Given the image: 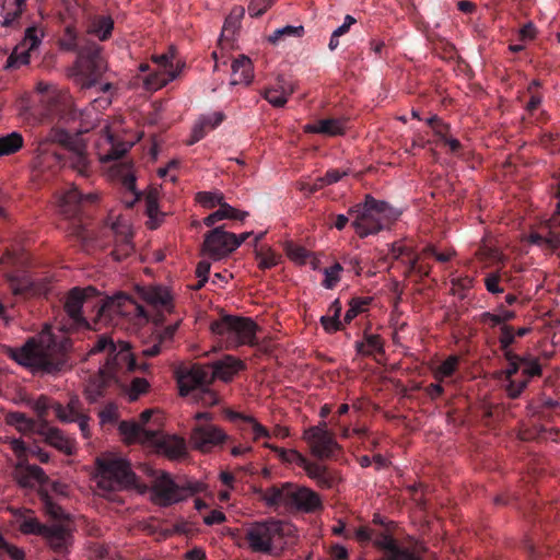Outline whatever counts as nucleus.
<instances>
[{"instance_id":"10","label":"nucleus","mask_w":560,"mask_h":560,"mask_svg":"<svg viewBox=\"0 0 560 560\" xmlns=\"http://www.w3.org/2000/svg\"><path fill=\"white\" fill-rule=\"evenodd\" d=\"M77 142L78 140L68 131L60 128H51L47 136L38 143L36 156L33 160L34 170L40 174L47 171L55 173L63 160V154L57 152L52 145L58 143L68 150Z\"/></svg>"},{"instance_id":"46","label":"nucleus","mask_w":560,"mask_h":560,"mask_svg":"<svg viewBox=\"0 0 560 560\" xmlns=\"http://www.w3.org/2000/svg\"><path fill=\"white\" fill-rule=\"evenodd\" d=\"M133 252L132 245V234L125 233L116 240L115 247L112 252V256L115 260L121 261L128 256H130Z\"/></svg>"},{"instance_id":"42","label":"nucleus","mask_w":560,"mask_h":560,"mask_svg":"<svg viewBox=\"0 0 560 560\" xmlns=\"http://www.w3.org/2000/svg\"><path fill=\"white\" fill-rule=\"evenodd\" d=\"M31 511L25 510L18 518L19 528L23 534H33L43 536L46 526L42 524L36 517L31 515Z\"/></svg>"},{"instance_id":"51","label":"nucleus","mask_w":560,"mask_h":560,"mask_svg":"<svg viewBox=\"0 0 560 560\" xmlns=\"http://www.w3.org/2000/svg\"><path fill=\"white\" fill-rule=\"evenodd\" d=\"M117 345L118 343H115L112 337L107 335H100L91 347L89 354L94 355L104 352L107 355L106 358H108L109 354L116 350Z\"/></svg>"},{"instance_id":"63","label":"nucleus","mask_w":560,"mask_h":560,"mask_svg":"<svg viewBox=\"0 0 560 560\" xmlns=\"http://www.w3.org/2000/svg\"><path fill=\"white\" fill-rule=\"evenodd\" d=\"M40 499L48 514H50L54 518H60L62 516L61 508L52 501L47 492L40 491Z\"/></svg>"},{"instance_id":"4","label":"nucleus","mask_w":560,"mask_h":560,"mask_svg":"<svg viewBox=\"0 0 560 560\" xmlns=\"http://www.w3.org/2000/svg\"><path fill=\"white\" fill-rule=\"evenodd\" d=\"M294 532L292 524L269 517L249 524L245 528L244 538L253 552L280 556Z\"/></svg>"},{"instance_id":"5","label":"nucleus","mask_w":560,"mask_h":560,"mask_svg":"<svg viewBox=\"0 0 560 560\" xmlns=\"http://www.w3.org/2000/svg\"><path fill=\"white\" fill-rule=\"evenodd\" d=\"M348 214L353 217L351 225L360 238L375 235L398 220L400 211L388 202L366 195L363 202L352 206Z\"/></svg>"},{"instance_id":"50","label":"nucleus","mask_w":560,"mask_h":560,"mask_svg":"<svg viewBox=\"0 0 560 560\" xmlns=\"http://www.w3.org/2000/svg\"><path fill=\"white\" fill-rule=\"evenodd\" d=\"M5 422L15 427L20 432L26 433L34 429V421L27 418L23 412L14 411L5 416Z\"/></svg>"},{"instance_id":"31","label":"nucleus","mask_w":560,"mask_h":560,"mask_svg":"<svg viewBox=\"0 0 560 560\" xmlns=\"http://www.w3.org/2000/svg\"><path fill=\"white\" fill-rule=\"evenodd\" d=\"M42 537L58 553L67 551L72 538L70 532L62 525L46 526Z\"/></svg>"},{"instance_id":"54","label":"nucleus","mask_w":560,"mask_h":560,"mask_svg":"<svg viewBox=\"0 0 560 560\" xmlns=\"http://www.w3.org/2000/svg\"><path fill=\"white\" fill-rule=\"evenodd\" d=\"M304 34V27L287 25L282 28H277L271 35H269L268 40L277 45L284 36H295L301 37Z\"/></svg>"},{"instance_id":"33","label":"nucleus","mask_w":560,"mask_h":560,"mask_svg":"<svg viewBox=\"0 0 560 560\" xmlns=\"http://www.w3.org/2000/svg\"><path fill=\"white\" fill-rule=\"evenodd\" d=\"M232 80L231 84H249L253 80V65L248 57L240 55L232 62Z\"/></svg>"},{"instance_id":"29","label":"nucleus","mask_w":560,"mask_h":560,"mask_svg":"<svg viewBox=\"0 0 560 560\" xmlns=\"http://www.w3.org/2000/svg\"><path fill=\"white\" fill-rule=\"evenodd\" d=\"M112 382H115V380H113V377L109 376L107 372L100 368L98 373L90 377L85 386L84 395L86 400L90 404L97 402L105 396L106 389Z\"/></svg>"},{"instance_id":"3","label":"nucleus","mask_w":560,"mask_h":560,"mask_svg":"<svg viewBox=\"0 0 560 560\" xmlns=\"http://www.w3.org/2000/svg\"><path fill=\"white\" fill-rule=\"evenodd\" d=\"M27 255L24 252L7 249L0 258V266L9 289L13 295L30 299L46 295L50 290L48 278H33L27 267Z\"/></svg>"},{"instance_id":"48","label":"nucleus","mask_w":560,"mask_h":560,"mask_svg":"<svg viewBox=\"0 0 560 560\" xmlns=\"http://www.w3.org/2000/svg\"><path fill=\"white\" fill-rule=\"evenodd\" d=\"M256 260L260 269H270L277 266L280 261L281 256L275 253L269 247H260L255 250Z\"/></svg>"},{"instance_id":"57","label":"nucleus","mask_w":560,"mask_h":560,"mask_svg":"<svg viewBox=\"0 0 560 560\" xmlns=\"http://www.w3.org/2000/svg\"><path fill=\"white\" fill-rule=\"evenodd\" d=\"M150 387L149 382L144 377L135 376L130 381L128 397L131 401L137 400L142 394L147 393Z\"/></svg>"},{"instance_id":"34","label":"nucleus","mask_w":560,"mask_h":560,"mask_svg":"<svg viewBox=\"0 0 560 560\" xmlns=\"http://www.w3.org/2000/svg\"><path fill=\"white\" fill-rule=\"evenodd\" d=\"M224 119L225 114L223 112H214L209 115L202 116L199 122L195 125L192 129V140L190 141V143H195L201 140L206 136L207 130H212L217 128L224 121Z\"/></svg>"},{"instance_id":"43","label":"nucleus","mask_w":560,"mask_h":560,"mask_svg":"<svg viewBox=\"0 0 560 560\" xmlns=\"http://www.w3.org/2000/svg\"><path fill=\"white\" fill-rule=\"evenodd\" d=\"M225 416L231 421L242 420L246 423H250L252 428H253L255 441L259 440L260 438H269L270 436L269 431L250 416H246L241 412L233 411V410H226Z\"/></svg>"},{"instance_id":"27","label":"nucleus","mask_w":560,"mask_h":560,"mask_svg":"<svg viewBox=\"0 0 560 560\" xmlns=\"http://www.w3.org/2000/svg\"><path fill=\"white\" fill-rule=\"evenodd\" d=\"M66 165L83 177L90 175L91 162L88 158L84 144L78 141L68 149V153L63 155V160L58 168Z\"/></svg>"},{"instance_id":"16","label":"nucleus","mask_w":560,"mask_h":560,"mask_svg":"<svg viewBox=\"0 0 560 560\" xmlns=\"http://www.w3.org/2000/svg\"><path fill=\"white\" fill-rule=\"evenodd\" d=\"M504 292L500 277L492 272V332L516 316L517 296L512 292L502 295Z\"/></svg>"},{"instance_id":"18","label":"nucleus","mask_w":560,"mask_h":560,"mask_svg":"<svg viewBox=\"0 0 560 560\" xmlns=\"http://www.w3.org/2000/svg\"><path fill=\"white\" fill-rule=\"evenodd\" d=\"M530 331L527 327L515 329L511 325H501L499 329L493 331L499 342V351L501 355L508 361L506 369L502 372L509 378L518 371V355L514 352L512 346L516 342V338H522Z\"/></svg>"},{"instance_id":"22","label":"nucleus","mask_w":560,"mask_h":560,"mask_svg":"<svg viewBox=\"0 0 560 560\" xmlns=\"http://www.w3.org/2000/svg\"><path fill=\"white\" fill-rule=\"evenodd\" d=\"M40 43L35 27H28L25 32L23 40L18 44L12 52L8 56L3 70L13 71L22 66L30 63L31 52L38 47Z\"/></svg>"},{"instance_id":"17","label":"nucleus","mask_w":560,"mask_h":560,"mask_svg":"<svg viewBox=\"0 0 560 560\" xmlns=\"http://www.w3.org/2000/svg\"><path fill=\"white\" fill-rule=\"evenodd\" d=\"M303 439L310 445L312 454L319 459L332 458L336 452L340 451L334 433L327 429L325 421L306 429Z\"/></svg>"},{"instance_id":"12","label":"nucleus","mask_w":560,"mask_h":560,"mask_svg":"<svg viewBox=\"0 0 560 560\" xmlns=\"http://www.w3.org/2000/svg\"><path fill=\"white\" fill-rule=\"evenodd\" d=\"M97 294L93 287L84 289L73 288L65 298L63 312L65 316L59 323V329L65 332L89 329L90 324L83 315L82 308L89 304V299Z\"/></svg>"},{"instance_id":"52","label":"nucleus","mask_w":560,"mask_h":560,"mask_svg":"<svg viewBox=\"0 0 560 560\" xmlns=\"http://www.w3.org/2000/svg\"><path fill=\"white\" fill-rule=\"evenodd\" d=\"M224 196L220 191H199L196 195V200L205 208L212 209L217 206L225 203Z\"/></svg>"},{"instance_id":"62","label":"nucleus","mask_w":560,"mask_h":560,"mask_svg":"<svg viewBox=\"0 0 560 560\" xmlns=\"http://www.w3.org/2000/svg\"><path fill=\"white\" fill-rule=\"evenodd\" d=\"M13 1H14V4L16 8L13 11L5 12V14L3 16V23H2L3 26H13L14 23L19 20V18L21 16V14L23 12V9L25 5V0H13Z\"/></svg>"},{"instance_id":"61","label":"nucleus","mask_w":560,"mask_h":560,"mask_svg":"<svg viewBox=\"0 0 560 560\" xmlns=\"http://www.w3.org/2000/svg\"><path fill=\"white\" fill-rule=\"evenodd\" d=\"M0 553H7L13 560H24V551L16 546L9 544L0 533Z\"/></svg>"},{"instance_id":"1","label":"nucleus","mask_w":560,"mask_h":560,"mask_svg":"<svg viewBox=\"0 0 560 560\" xmlns=\"http://www.w3.org/2000/svg\"><path fill=\"white\" fill-rule=\"evenodd\" d=\"M142 299L156 311L155 315H150L147 310L124 293L113 298L102 300L97 306V317L113 319L115 316L138 317L152 322L158 328L152 334V345L141 350V355L152 358L161 353L163 349L171 346L174 335L178 328L179 320L165 327H160L164 322L162 312L171 313L174 308L173 298L167 288L162 285H151L141 291Z\"/></svg>"},{"instance_id":"24","label":"nucleus","mask_w":560,"mask_h":560,"mask_svg":"<svg viewBox=\"0 0 560 560\" xmlns=\"http://www.w3.org/2000/svg\"><path fill=\"white\" fill-rule=\"evenodd\" d=\"M374 544L382 551L383 560H420L413 551L401 547L390 534L377 535Z\"/></svg>"},{"instance_id":"6","label":"nucleus","mask_w":560,"mask_h":560,"mask_svg":"<svg viewBox=\"0 0 560 560\" xmlns=\"http://www.w3.org/2000/svg\"><path fill=\"white\" fill-rule=\"evenodd\" d=\"M244 368L245 364L241 360L233 355H225L207 365L194 364L190 368L180 369L176 373L179 394L188 396L191 388L211 384L215 378L228 383Z\"/></svg>"},{"instance_id":"20","label":"nucleus","mask_w":560,"mask_h":560,"mask_svg":"<svg viewBox=\"0 0 560 560\" xmlns=\"http://www.w3.org/2000/svg\"><path fill=\"white\" fill-rule=\"evenodd\" d=\"M240 246L236 235L224 231V226H218L205 235L203 252L211 258L218 260L226 257Z\"/></svg>"},{"instance_id":"44","label":"nucleus","mask_w":560,"mask_h":560,"mask_svg":"<svg viewBox=\"0 0 560 560\" xmlns=\"http://www.w3.org/2000/svg\"><path fill=\"white\" fill-rule=\"evenodd\" d=\"M532 242L538 245H547L551 249L560 247V224L548 228L546 234L532 235Z\"/></svg>"},{"instance_id":"23","label":"nucleus","mask_w":560,"mask_h":560,"mask_svg":"<svg viewBox=\"0 0 560 560\" xmlns=\"http://www.w3.org/2000/svg\"><path fill=\"white\" fill-rule=\"evenodd\" d=\"M174 51L156 55L152 57L153 62L159 67V71L148 77L147 85L151 89H160L165 86L178 75V69L174 66Z\"/></svg>"},{"instance_id":"38","label":"nucleus","mask_w":560,"mask_h":560,"mask_svg":"<svg viewBox=\"0 0 560 560\" xmlns=\"http://www.w3.org/2000/svg\"><path fill=\"white\" fill-rule=\"evenodd\" d=\"M150 444H154L165 451L168 455L172 456H180L186 451L185 441L177 436H166L162 435L158 430V440L155 442H151Z\"/></svg>"},{"instance_id":"56","label":"nucleus","mask_w":560,"mask_h":560,"mask_svg":"<svg viewBox=\"0 0 560 560\" xmlns=\"http://www.w3.org/2000/svg\"><path fill=\"white\" fill-rule=\"evenodd\" d=\"M100 424L102 427L106 424H115L118 421L119 413L118 407L115 402H107L100 411H98Z\"/></svg>"},{"instance_id":"55","label":"nucleus","mask_w":560,"mask_h":560,"mask_svg":"<svg viewBox=\"0 0 560 560\" xmlns=\"http://www.w3.org/2000/svg\"><path fill=\"white\" fill-rule=\"evenodd\" d=\"M428 256H422V253L418 256L410 257L407 273H416L420 278L428 277L430 275L431 267L423 261Z\"/></svg>"},{"instance_id":"64","label":"nucleus","mask_w":560,"mask_h":560,"mask_svg":"<svg viewBox=\"0 0 560 560\" xmlns=\"http://www.w3.org/2000/svg\"><path fill=\"white\" fill-rule=\"evenodd\" d=\"M320 324L323 328L329 332H336L343 328V323L336 318V316L325 315L320 317Z\"/></svg>"},{"instance_id":"26","label":"nucleus","mask_w":560,"mask_h":560,"mask_svg":"<svg viewBox=\"0 0 560 560\" xmlns=\"http://www.w3.org/2000/svg\"><path fill=\"white\" fill-rule=\"evenodd\" d=\"M14 478L23 488H34L35 486H44L49 482L48 476L43 468L37 465H30L23 460L19 462L14 469Z\"/></svg>"},{"instance_id":"25","label":"nucleus","mask_w":560,"mask_h":560,"mask_svg":"<svg viewBox=\"0 0 560 560\" xmlns=\"http://www.w3.org/2000/svg\"><path fill=\"white\" fill-rule=\"evenodd\" d=\"M118 431L126 443H151L158 440V430L143 428L133 420H124L118 424Z\"/></svg>"},{"instance_id":"53","label":"nucleus","mask_w":560,"mask_h":560,"mask_svg":"<svg viewBox=\"0 0 560 560\" xmlns=\"http://www.w3.org/2000/svg\"><path fill=\"white\" fill-rule=\"evenodd\" d=\"M145 212L148 217L151 220L150 228L156 229L159 225L158 219H159V203H158V192L156 191H150L145 198Z\"/></svg>"},{"instance_id":"40","label":"nucleus","mask_w":560,"mask_h":560,"mask_svg":"<svg viewBox=\"0 0 560 560\" xmlns=\"http://www.w3.org/2000/svg\"><path fill=\"white\" fill-rule=\"evenodd\" d=\"M355 350L363 355H371L373 352L383 353L384 342L380 335L364 332V341H357Z\"/></svg>"},{"instance_id":"14","label":"nucleus","mask_w":560,"mask_h":560,"mask_svg":"<svg viewBox=\"0 0 560 560\" xmlns=\"http://www.w3.org/2000/svg\"><path fill=\"white\" fill-rule=\"evenodd\" d=\"M205 485L198 481L175 482L168 474H162L152 486L154 501L161 506H170L187 497L203 491Z\"/></svg>"},{"instance_id":"37","label":"nucleus","mask_w":560,"mask_h":560,"mask_svg":"<svg viewBox=\"0 0 560 560\" xmlns=\"http://www.w3.org/2000/svg\"><path fill=\"white\" fill-rule=\"evenodd\" d=\"M248 215L247 212H241L230 206L229 203H223L220 206V208L206 217L203 219V223L207 226L214 225L218 221L224 220V219H233V220H244Z\"/></svg>"},{"instance_id":"19","label":"nucleus","mask_w":560,"mask_h":560,"mask_svg":"<svg viewBox=\"0 0 560 560\" xmlns=\"http://www.w3.org/2000/svg\"><path fill=\"white\" fill-rule=\"evenodd\" d=\"M96 196L92 194L83 195L75 186L65 189L58 199V207L61 214L67 219H73L79 222V228L83 224L82 214L85 211V206L93 203Z\"/></svg>"},{"instance_id":"13","label":"nucleus","mask_w":560,"mask_h":560,"mask_svg":"<svg viewBox=\"0 0 560 560\" xmlns=\"http://www.w3.org/2000/svg\"><path fill=\"white\" fill-rule=\"evenodd\" d=\"M264 446L275 452L283 463L295 464L303 468L307 476L315 480L320 488L331 489L337 483V476L326 466L310 462L300 452L295 450H285L267 442L264 443Z\"/></svg>"},{"instance_id":"30","label":"nucleus","mask_w":560,"mask_h":560,"mask_svg":"<svg viewBox=\"0 0 560 560\" xmlns=\"http://www.w3.org/2000/svg\"><path fill=\"white\" fill-rule=\"evenodd\" d=\"M346 128V118H326L320 119L314 124L305 125L304 131L307 133H320L329 137H335L343 135Z\"/></svg>"},{"instance_id":"28","label":"nucleus","mask_w":560,"mask_h":560,"mask_svg":"<svg viewBox=\"0 0 560 560\" xmlns=\"http://www.w3.org/2000/svg\"><path fill=\"white\" fill-rule=\"evenodd\" d=\"M518 366L523 365V375L526 376L525 380L516 382L512 381L510 377V383L506 387L508 395L511 398H516L521 395V393L524 390V388L527 386L528 380L534 376H540L541 375V365L537 359H524L518 355L517 360ZM509 380V377L506 376Z\"/></svg>"},{"instance_id":"45","label":"nucleus","mask_w":560,"mask_h":560,"mask_svg":"<svg viewBox=\"0 0 560 560\" xmlns=\"http://www.w3.org/2000/svg\"><path fill=\"white\" fill-rule=\"evenodd\" d=\"M459 357L458 355H450L442 363H440L436 368L433 369V377L438 382H442L444 378L452 377L459 365Z\"/></svg>"},{"instance_id":"32","label":"nucleus","mask_w":560,"mask_h":560,"mask_svg":"<svg viewBox=\"0 0 560 560\" xmlns=\"http://www.w3.org/2000/svg\"><path fill=\"white\" fill-rule=\"evenodd\" d=\"M294 92L293 85L284 79H278L277 85L264 91V98L273 107H283L289 95Z\"/></svg>"},{"instance_id":"8","label":"nucleus","mask_w":560,"mask_h":560,"mask_svg":"<svg viewBox=\"0 0 560 560\" xmlns=\"http://www.w3.org/2000/svg\"><path fill=\"white\" fill-rule=\"evenodd\" d=\"M211 331L220 337L226 349L241 346L254 347L258 343L256 332L258 325L249 317L224 315L210 325Z\"/></svg>"},{"instance_id":"2","label":"nucleus","mask_w":560,"mask_h":560,"mask_svg":"<svg viewBox=\"0 0 560 560\" xmlns=\"http://www.w3.org/2000/svg\"><path fill=\"white\" fill-rule=\"evenodd\" d=\"M70 340L51 334L32 337L19 348H8L7 354L33 374L58 375L71 368Z\"/></svg>"},{"instance_id":"35","label":"nucleus","mask_w":560,"mask_h":560,"mask_svg":"<svg viewBox=\"0 0 560 560\" xmlns=\"http://www.w3.org/2000/svg\"><path fill=\"white\" fill-rule=\"evenodd\" d=\"M113 30L114 20L109 15H93L90 19L88 32L102 42L110 38Z\"/></svg>"},{"instance_id":"49","label":"nucleus","mask_w":560,"mask_h":560,"mask_svg":"<svg viewBox=\"0 0 560 560\" xmlns=\"http://www.w3.org/2000/svg\"><path fill=\"white\" fill-rule=\"evenodd\" d=\"M209 385L196 386L189 390L188 395L194 394V398L205 406H214L219 404V396L209 388Z\"/></svg>"},{"instance_id":"7","label":"nucleus","mask_w":560,"mask_h":560,"mask_svg":"<svg viewBox=\"0 0 560 560\" xmlns=\"http://www.w3.org/2000/svg\"><path fill=\"white\" fill-rule=\"evenodd\" d=\"M261 499L270 508L283 505L287 510L313 513L322 509L323 503L318 493L306 487L283 482L273 485L261 493Z\"/></svg>"},{"instance_id":"21","label":"nucleus","mask_w":560,"mask_h":560,"mask_svg":"<svg viewBox=\"0 0 560 560\" xmlns=\"http://www.w3.org/2000/svg\"><path fill=\"white\" fill-rule=\"evenodd\" d=\"M229 439V435L222 429L211 423L197 424L190 433V443L194 448L205 453L222 445Z\"/></svg>"},{"instance_id":"15","label":"nucleus","mask_w":560,"mask_h":560,"mask_svg":"<svg viewBox=\"0 0 560 560\" xmlns=\"http://www.w3.org/2000/svg\"><path fill=\"white\" fill-rule=\"evenodd\" d=\"M102 369L115 380L116 383L122 382V376L127 373H147L150 364L138 362V359L131 351L130 345L126 341H119L116 350L106 358Z\"/></svg>"},{"instance_id":"41","label":"nucleus","mask_w":560,"mask_h":560,"mask_svg":"<svg viewBox=\"0 0 560 560\" xmlns=\"http://www.w3.org/2000/svg\"><path fill=\"white\" fill-rule=\"evenodd\" d=\"M23 145L24 139L20 132L13 131L5 136H0V158L16 153Z\"/></svg>"},{"instance_id":"9","label":"nucleus","mask_w":560,"mask_h":560,"mask_svg":"<svg viewBox=\"0 0 560 560\" xmlns=\"http://www.w3.org/2000/svg\"><path fill=\"white\" fill-rule=\"evenodd\" d=\"M98 487L104 491H118L136 482V475L129 463L120 457L102 456L96 458Z\"/></svg>"},{"instance_id":"36","label":"nucleus","mask_w":560,"mask_h":560,"mask_svg":"<svg viewBox=\"0 0 560 560\" xmlns=\"http://www.w3.org/2000/svg\"><path fill=\"white\" fill-rule=\"evenodd\" d=\"M55 416L61 421V422H69L73 418H77L83 413H85L83 404L79 399L78 396L70 397L68 404L66 406L61 404H55L52 406Z\"/></svg>"},{"instance_id":"39","label":"nucleus","mask_w":560,"mask_h":560,"mask_svg":"<svg viewBox=\"0 0 560 560\" xmlns=\"http://www.w3.org/2000/svg\"><path fill=\"white\" fill-rule=\"evenodd\" d=\"M46 442L58 451L71 455L74 446L70 439L66 438L57 428H48L45 433Z\"/></svg>"},{"instance_id":"11","label":"nucleus","mask_w":560,"mask_h":560,"mask_svg":"<svg viewBox=\"0 0 560 560\" xmlns=\"http://www.w3.org/2000/svg\"><path fill=\"white\" fill-rule=\"evenodd\" d=\"M106 70L103 48L96 43H88L78 51L73 75L74 82L82 89H90Z\"/></svg>"},{"instance_id":"58","label":"nucleus","mask_w":560,"mask_h":560,"mask_svg":"<svg viewBox=\"0 0 560 560\" xmlns=\"http://www.w3.org/2000/svg\"><path fill=\"white\" fill-rule=\"evenodd\" d=\"M342 266L339 262L334 264L329 268L324 269L325 279L323 280V287L326 289H334L340 280V272Z\"/></svg>"},{"instance_id":"60","label":"nucleus","mask_w":560,"mask_h":560,"mask_svg":"<svg viewBox=\"0 0 560 560\" xmlns=\"http://www.w3.org/2000/svg\"><path fill=\"white\" fill-rule=\"evenodd\" d=\"M275 0H250L248 4V14L252 18L261 16L271 5Z\"/></svg>"},{"instance_id":"47","label":"nucleus","mask_w":560,"mask_h":560,"mask_svg":"<svg viewBox=\"0 0 560 560\" xmlns=\"http://www.w3.org/2000/svg\"><path fill=\"white\" fill-rule=\"evenodd\" d=\"M371 301V298H352L349 302V308L345 314L343 322L350 324L359 314L368 311Z\"/></svg>"},{"instance_id":"59","label":"nucleus","mask_w":560,"mask_h":560,"mask_svg":"<svg viewBox=\"0 0 560 560\" xmlns=\"http://www.w3.org/2000/svg\"><path fill=\"white\" fill-rule=\"evenodd\" d=\"M488 233L486 232L485 236L481 240V244L475 248V258L481 265V267L486 268L489 265L490 259V247L487 241Z\"/></svg>"}]
</instances>
